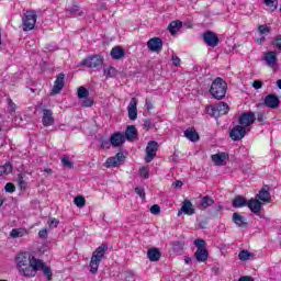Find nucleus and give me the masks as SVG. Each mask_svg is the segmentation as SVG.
<instances>
[{
    "mask_svg": "<svg viewBox=\"0 0 281 281\" xmlns=\"http://www.w3.org/2000/svg\"><path fill=\"white\" fill-rule=\"evenodd\" d=\"M40 259L30 252H20L15 256V267L24 278H36Z\"/></svg>",
    "mask_w": 281,
    "mask_h": 281,
    "instance_id": "1",
    "label": "nucleus"
},
{
    "mask_svg": "<svg viewBox=\"0 0 281 281\" xmlns=\"http://www.w3.org/2000/svg\"><path fill=\"white\" fill-rule=\"evenodd\" d=\"M109 250V246L106 244H102L99 246L91 256L89 268L90 273L95 276L98 273V269H100V262L104 259V256L106 255V251Z\"/></svg>",
    "mask_w": 281,
    "mask_h": 281,
    "instance_id": "2",
    "label": "nucleus"
},
{
    "mask_svg": "<svg viewBox=\"0 0 281 281\" xmlns=\"http://www.w3.org/2000/svg\"><path fill=\"white\" fill-rule=\"evenodd\" d=\"M210 93L215 100H223L227 93V83L223 79L216 78L211 85Z\"/></svg>",
    "mask_w": 281,
    "mask_h": 281,
    "instance_id": "3",
    "label": "nucleus"
},
{
    "mask_svg": "<svg viewBox=\"0 0 281 281\" xmlns=\"http://www.w3.org/2000/svg\"><path fill=\"white\" fill-rule=\"evenodd\" d=\"M206 113L211 117H221V115H227L229 113V105L225 102H218L206 106Z\"/></svg>",
    "mask_w": 281,
    "mask_h": 281,
    "instance_id": "4",
    "label": "nucleus"
},
{
    "mask_svg": "<svg viewBox=\"0 0 281 281\" xmlns=\"http://www.w3.org/2000/svg\"><path fill=\"white\" fill-rule=\"evenodd\" d=\"M104 63V57L101 55H92L86 57L78 64V67H87L88 69H95V67L102 66Z\"/></svg>",
    "mask_w": 281,
    "mask_h": 281,
    "instance_id": "5",
    "label": "nucleus"
},
{
    "mask_svg": "<svg viewBox=\"0 0 281 281\" xmlns=\"http://www.w3.org/2000/svg\"><path fill=\"white\" fill-rule=\"evenodd\" d=\"M38 15L36 14V11L31 10L26 11L23 18V25H24V32H30L33 27L36 25V19Z\"/></svg>",
    "mask_w": 281,
    "mask_h": 281,
    "instance_id": "6",
    "label": "nucleus"
},
{
    "mask_svg": "<svg viewBox=\"0 0 281 281\" xmlns=\"http://www.w3.org/2000/svg\"><path fill=\"white\" fill-rule=\"evenodd\" d=\"M256 122V114L254 112H245L239 116V125L246 131H251L250 126Z\"/></svg>",
    "mask_w": 281,
    "mask_h": 281,
    "instance_id": "7",
    "label": "nucleus"
},
{
    "mask_svg": "<svg viewBox=\"0 0 281 281\" xmlns=\"http://www.w3.org/2000/svg\"><path fill=\"white\" fill-rule=\"evenodd\" d=\"M157 150H159V144L157 142L150 140L147 143L145 156L146 164H150V161L157 157Z\"/></svg>",
    "mask_w": 281,
    "mask_h": 281,
    "instance_id": "8",
    "label": "nucleus"
},
{
    "mask_svg": "<svg viewBox=\"0 0 281 281\" xmlns=\"http://www.w3.org/2000/svg\"><path fill=\"white\" fill-rule=\"evenodd\" d=\"M249 131H247L243 125L234 126L229 132V137L233 142H240L245 135H247Z\"/></svg>",
    "mask_w": 281,
    "mask_h": 281,
    "instance_id": "9",
    "label": "nucleus"
},
{
    "mask_svg": "<svg viewBox=\"0 0 281 281\" xmlns=\"http://www.w3.org/2000/svg\"><path fill=\"white\" fill-rule=\"evenodd\" d=\"M121 164H124V154L117 153L114 157L106 159L105 168H117Z\"/></svg>",
    "mask_w": 281,
    "mask_h": 281,
    "instance_id": "10",
    "label": "nucleus"
},
{
    "mask_svg": "<svg viewBox=\"0 0 281 281\" xmlns=\"http://www.w3.org/2000/svg\"><path fill=\"white\" fill-rule=\"evenodd\" d=\"M203 41L209 47H216L218 45V36L211 31L203 34Z\"/></svg>",
    "mask_w": 281,
    "mask_h": 281,
    "instance_id": "11",
    "label": "nucleus"
},
{
    "mask_svg": "<svg viewBox=\"0 0 281 281\" xmlns=\"http://www.w3.org/2000/svg\"><path fill=\"white\" fill-rule=\"evenodd\" d=\"M149 52H161L164 49V41L160 37H153L147 42Z\"/></svg>",
    "mask_w": 281,
    "mask_h": 281,
    "instance_id": "12",
    "label": "nucleus"
},
{
    "mask_svg": "<svg viewBox=\"0 0 281 281\" xmlns=\"http://www.w3.org/2000/svg\"><path fill=\"white\" fill-rule=\"evenodd\" d=\"M42 124L43 126H54V112L52 110L44 109L42 111Z\"/></svg>",
    "mask_w": 281,
    "mask_h": 281,
    "instance_id": "13",
    "label": "nucleus"
},
{
    "mask_svg": "<svg viewBox=\"0 0 281 281\" xmlns=\"http://www.w3.org/2000/svg\"><path fill=\"white\" fill-rule=\"evenodd\" d=\"M128 117L132 121L137 120V98H132L127 105Z\"/></svg>",
    "mask_w": 281,
    "mask_h": 281,
    "instance_id": "14",
    "label": "nucleus"
},
{
    "mask_svg": "<svg viewBox=\"0 0 281 281\" xmlns=\"http://www.w3.org/2000/svg\"><path fill=\"white\" fill-rule=\"evenodd\" d=\"M265 60L268 67H271L273 71L278 69V56L276 55V52H268L265 56Z\"/></svg>",
    "mask_w": 281,
    "mask_h": 281,
    "instance_id": "15",
    "label": "nucleus"
},
{
    "mask_svg": "<svg viewBox=\"0 0 281 281\" xmlns=\"http://www.w3.org/2000/svg\"><path fill=\"white\" fill-rule=\"evenodd\" d=\"M211 159L215 166H225L229 156L226 153H217L211 156Z\"/></svg>",
    "mask_w": 281,
    "mask_h": 281,
    "instance_id": "16",
    "label": "nucleus"
},
{
    "mask_svg": "<svg viewBox=\"0 0 281 281\" xmlns=\"http://www.w3.org/2000/svg\"><path fill=\"white\" fill-rule=\"evenodd\" d=\"M124 142H126V136H124L122 133H114L110 137V144L114 146V148L122 146Z\"/></svg>",
    "mask_w": 281,
    "mask_h": 281,
    "instance_id": "17",
    "label": "nucleus"
},
{
    "mask_svg": "<svg viewBox=\"0 0 281 281\" xmlns=\"http://www.w3.org/2000/svg\"><path fill=\"white\" fill-rule=\"evenodd\" d=\"M65 87V74H59L55 80L54 87L52 89V93L57 94L63 91Z\"/></svg>",
    "mask_w": 281,
    "mask_h": 281,
    "instance_id": "18",
    "label": "nucleus"
},
{
    "mask_svg": "<svg viewBox=\"0 0 281 281\" xmlns=\"http://www.w3.org/2000/svg\"><path fill=\"white\" fill-rule=\"evenodd\" d=\"M246 205L254 214H258L262 210V202H260L257 198L247 201Z\"/></svg>",
    "mask_w": 281,
    "mask_h": 281,
    "instance_id": "19",
    "label": "nucleus"
},
{
    "mask_svg": "<svg viewBox=\"0 0 281 281\" xmlns=\"http://www.w3.org/2000/svg\"><path fill=\"white\" fill-rule=\"evenodd\" d=\"M37 271H43V274L47 280H52L54 273L52 272V268L45 263L42 259H40V262L37 263Z\"/></svg>",
    "mask_w": 281,
    "mask_h": 281,
    "instance_id": "20",
    "label": "nucleus"
},
{
    "mask_svg": "<svg viewBox=\"0 0 281 281\" xmlns=\"http://www.w3.org/2000/svg\"><path fill=\"white\" fill-rule=\"evenodd\" d=\"M265 104L269 109H278L280 106V99L276 94H268L265 99Z\"/></svg>",
    "mask_w": 281,
    "mask_h": 281,
    "instance_id": "21",
    "label": "nucleus"
},
{
    "mask_svg": "<svg viewBox=\"0 0 281 281\" xmlns=\"http://www.w3.org/2000/svg\"><path fill=\"white\" fill-rule=\"evenodd\" d=\"M256 199L261 201L262 203H271V193L269 192V188H262L256 195Z\"/></svg>",
    "mask_w": 281,
    "mask_h": 281,
    "instance_id": "22",
    "label": "nucleus"
},
{
    "mask_svg": "<svg viewBox=\"0 0 281 281\" xmlns=\"http://www.w3.org/2000/svg\"><path fill=\"white\" fill-rule=\"evenodd\" d=\"M110 56L114 60H122V58L126 56V50H124V48H122L121 46H115L111 49Z\"/></svg>",
    "mask_w": 281,
    "mask_h": 281,
    "instance_id": "23",
    "label": "nucleus"
},
{
    "mask_svg": "<svg viewBox=\"0 0 281 281\" xmlns=\"http://www.w3.org/2000/svg\"><path fill=\"white\" fill-rule=\"evenodd\" d=\"M181 212H183V214H187L188 216H192V214H194V206L192 205V202L186 201L182 204L181 210L178 213V216H181Z\"/></svg>",
    "mask_w": 281,
    "mask_h": 281,
    "instance_id": "24",
    "label": "nucleus"
},
{
    "mask_svg": "<svg viewBox=\"0 0 281 281\" xmlns=\"http://www.w3.org/2000/svg\"><path fill=\"white\" fill-rule=\"evenodd\" d=\"M209 257H210V254L205 248H199L195 251V259L198 260V262H205Z\"/></svg>",
    "mask_w": 281,
    "mask_h": 281,
    "instance_id": "25",
    "label": "nucleus"
},
{
    "mask_svg": "<svg viewBox=\"0 0 281 281\" xmlns=\"http://www.w3.org/2000/svg\"><path fill=\"white\" fill-rule=\"evenodd\" d=\"M214 205V199L210 198V195H205L201 199L199 209L207 210V207H212Z\"/></svg>",
    "mask_w": 281,
    "mask_h": 281,
    "instance_id": "26",
    "label": "nucleus"
},
{
    "mask_svg": "<svg viewBox=\"0 0 281 281\" xmlns=\"http://www.w3.org/2000/svg\"><path fill=\"white\" fill-rule=\"evenodd\" d=\"M135 137H137V128H135L134 125L127 126V128L125 131L126 140L127 142H133V139H135Z\"/></svg>",
    "mask_w": 281,
    "mask_h": 281,
    "instance_id": "27",
    "label": "nucleus"
},
{
    "mask_svg": "<svg viewBox=\"0 0 281 281\" xmlns=\"http://www.w3.org/2000/svg\"><path fill=\"white\" fill-rule=\"evenodd\" d=\"M147 258L150 260V262H157L159 258H161V252L157 248H151L147 251Z\"/></svg>",
    "mask_w": 281,
    "mask_h": 281,
    "instance_id": "28",
    "label": "nucleus"
},
{
    "mask_svg": "<svg viewBox=\"0 0 281 281\" xmlns=\"http://www.w3.org/2000/svg\"><path fill=\"white\" fill-rule=\"evenodd\" d=\"M181 27H183V23L181 21H172L169 26V33L173 36V34H177V32H179V30H181Z\"/></svg>",
    "mask_w": 281,
    "mask_h": 281,
    "instance_id": "29",
    "label": "nucleus"
},
{
    "mask_svg": "<svg viewBox=\"0 0 281 281\" xmlns=\"http://www.w3.org/2000/svg\"><path fill=\"white\" fill-rule=\"evenodd\" d=\"M11 238H23L27 236V229L25 228H13L10 233Z\"/></svg>",
    "mask_w": 281,
    "mask_h": 281,
    "instance_id": "30",
    "label": "nucleus"
},
{
    "mask_svg": "<svg viewBox=\"0 0 281 281\" xmlns=\"http://www.w3.org/2000/svg\"><path fill=\"white\" fill-rule=\"evenodd\" d=\"M184 137H187V139H190V142H199V134L195 130L192 128H188L187 131H184Z\"/></svg>",
    "mask_w": 281,
    "mask_h": 281,
    "instance_id": "31",
    "label": "nucleus"
},
{
    "mask_svg": "<svg viewBox=\"0 0 281 281\" xmlns=\"http://www.w3.org/2000/svg\"><path fill=\"white\" fill-rule=\"evenodd\" d=\"M233 221L238 225V227H247V222L243 217V215L238 213L233 214Z\"/></svg>",
    "mask_w": 281,
    "mask_h": 281,
    "instance_id": "32",
    "label": "nucleus"
},
{
    "mask_svg": "<svg viewBox=\"0 0 281 281\" xmlns=\"http://www.w3.org/2000/svg\"><path fill=\"white\" fill-rule=\"evenodd\" d=\"M247 205V200L244 196L237 195L233 200V207H245Z\"/></svg>",
    "mask_w": 281,
    "mask_h": 281,
    "instance_id": "33",
    "label": "nucleus"
},
{
    "mask_svg": "<svg viewBox=\"0 0 281 281\" xmlns=\"http://www.w3.org/2000/svg\"><path fill=\"white\" fill-rule=\"evenodd\" d=\"M103 74L105 78H115V76H117V69H115V67L113 66H110L108 68H104Z\"/></svg>",
    "mask_w": 281,
    "mask_h": 281,
    "instance_id": "34",
    "label": "nucleus"
},
{
    "mask_svg": "<svg viewBox=\"0 0 281 281\" xmlns=\"http://www.w3.org/2000/svg\"><path fill=\"white\" fill-rule=\"evenodd\" d=\"M12 172V165L10 162H7L4 165H0V177H3L5 175H10Z\"/></svg>",
    "mask_w": 281,
    "mask_h": 281,
    "instance_id": "35",
    "label": "nucleus"
},
{
    "mask_svg": "<svg viewBox=\"0 0 281 281\" xmlns=\"http://www.w3.org/2000/svg\"><path fill=\"white\" fill-rule=\"evenodd\" d=\"M252 256L254 254L249 252V250H241L238 255V258L241 261H247V260H251Z\"/></svg>",
    "mask_w": 281,
    "mask_h": 281,
    "instance_id": "36",
    "label": "nucleus"
},
{
    "mask_svg": "<svg viewBox=\"0 0 281 281\" xmlns=\"http://www.w3.org/2000/svg\"><path fill=\"white\" fill-rule=\"evenodd\" d=\"M77 95H78L79 100H83L85 98H89V90H87V88L81 86V87L78 88Z\"/></svg>",
    "mask_w": 281,
    "mask_h": 281,
    "instance_id": "37",
    "label": "nucleus"
},
{
    "mask_svg": "<svg viewBox=\"0 0 281 281\" xmlns=\"http://www.w3.org/2000/svg\"><path fill=\"white\" fill-rule=\"evenodd\" d=\"M74 203L75 205H77V207H85L87 200L85 199V196L78 195L75 198Z\"/></svg>",
    "mask_w": 281,
    "mask_h": 281,
    "instance_id": "38",
    "label": "nucleus"
},
{
    "mask_svg": "<svg viewBox=\"0 0 281 281\" xmlns=\"http://www.w3.org/2000/svg\"><path fill=\"white\" fill-rule=\"evenodd\" d=\"M265 4L272 12H273V10H278V0H265Z\"/></svg>",
    "mask_w": 281,
    "mask_h": 281,
    "instance_id": "39",
    "label": "nucleus"
},
{
    "mask_svg": "<svg viewBox=\"0 0 281 281\" xmlns=\"http://www.w3.org/2000/svg\"><path fill=\"white\" fill-rule=\"evenodd\" d=\"M61 164L64 168H69V169L74 168V162H71V160L69 159V156H63Z\"/></svg>",
    "mask_w": 281,
    "mask_h": 281,
    "instance_id": "40",
    "label": "nucleus"
},
{
    "mask_svg": "<svg viewBox=\"0 0 281 281\" xmlns=\"http://www.w3.org/2000/svg\"><path fill=\"white\" fill-rule=\"evenodd\" d=\"M7 104H8L9 113H11V114L16 113V103H14V101H12V99H8Z\"/></svg>",
    "mask_w": 281,
    "mask_h": 281,
    "instance_id": "41",
    "label": "nucleus"
},
{
    "mask_svg": "<svg viewBox=\"0 0 281 281\" xmlns=\"http://www.w3.org/2000/svg\"><path fill=\"white\" fill-rule=\"evenodd\" d=\"M139 175L143 179H148L149 175H150V169L148 167H142L139 169Z\"/></svg>",
    "mask_w": 281,
    "mask_h": 281,
    "instance_id": "42",
    "label": "nucleus"
},
{
    "mask_svg": "<svg viewBox=\"0 0 281 281\" xmlns=\"http://www.w3.org/2000/svg\"><path fill=\"white\" fill-rule=\"evenodd\" d=\"M59 223L60 222L57 218H55V217H50L48 220V226L50 227V229H55L56 227H58Z\"/></svg>",
    "mask_w": 281,
    "mask_h": 281,
    "instance_id": "43",
    "label": "nucleus"
},
{
    "mask_svg": "<svg viewBox=\"0 0 281 281\" xmlns=\"http://www.w3.org/2000/svg\"><path fill=\"white\" fill-rule=\"evenodd\" d=\"M135 192L138 194V196H140V199H146V192L144 191V188L136 187Z\"/></svg>",
    "mask_w": 281,
    "mask_h": 281,
    "instance_id": "44",
    "label": "nucleus"
},
{
    "mask_svg": "<svg viewBox=\"0 0 281 281\" xmlns=\"http://www.w3.org/2000/svg\"><path fill=\"white\" fill-rule=\"evenodd\" d=\"M194 245L198 249H205V241L203 239H195Z\"/></svg>",
    "mask_w": 281,
    "mask_h": 281,
    "instance_id": "45",
    "label": "nucleus"
},
{
    "mask_svg": "<svg viewBox=\"0 0 281 281\" xmlns=\"http://www.w3.org/2000/svg\"><path fill=\"white\" fill-rule=\"evenodd\" d=\"M171 61L175 67H179V65H181V58L177 55L171 56Z\"/></svg>",
    "mask_w": 281,
    "mask_h": 281,
    "instance_id": "46",
    "label": "nucleus"
},
{
    "mask_svg": "<svg viewBox=\"0 0 281 281\" xmlns=\"http://www.w3.org/2000/svg\"><path fill=\"white\" fill-rule=\"evenodd\" d=\"M258 30L260 34H269L271 32V29L267 25H260Z\"/></svg>",
    "mask_w": 281,
    "mask_h": 281,
    "instance_id": "47",
    "label": "nucleus"
},
{
    "mask_svg": "<svg viewBox=\"0 0 281 281\" xmlns=\"http://www.w3.org/2000/svg\"><path fill=\"white\" fill-rule=\"evenodd\" d=\"M4 190H5V192L12 193V192H14V190H16V187H14V184L12 182H9L5 184Z\"/></svg>",
    "mask_w": 281,
    "mask_h": 281,
    "instance_id": "48",
    "label": "nucleus"
},
{
    "mask_svg": "<svg viewBox=\"0 0 281 281\" xmlns=\"http://www.w3.org/2000/svg\"><path fill=\"white\" fill-rule=\"evenodd\" d=\"M81 106H86V108L93 106V100L89 98H83Z\"/></svg>",
    "mask_w": 281,
    "mask_h": 281,
    "instance_id": "49",
    "label": "nucleus"
},
{
    "mask_svg": "<svg viewBox=\"0 0 281 281\" xmlns=\"http://www.w3.org/2000/svg\"><path fill=\"white\" fill-rule=\"evenodd\" d=\"M150 212L151 214H159L161 212V207L157 204H154L151 207H150Z\"/></svg>",
    "mask_w": 281,
    "mask_h": 281,
    "instance_id": "50",
    "label": "nucleus"
},
{
    "mask_svg": "<svg viewBox=\"0 0 281 281\" xmlns=\"http://www.w3.org/2000/svg\"><path fill=\"white\" fill-rule=\"evenodd\" d=\"M18 183H19L21 190H25L26 184H25V180H23L22 176H20L18 178Z\"/></svg>",
    "mask_w": 281,
    "mask_h": 281,
    "instance_id": "51",
    "label": "nucleus"
},
{
    "mask_svg": "<svg viewBox=\"0 0 281 281\" xmlns=\"http://www.w3.org/2000/svg\"><path fill=\"white\" fill-rule=\"evenodd\" d=\"M273 45H274V47H277L278 49L281 50V36H278V37L273 41Z\"/></svg>",
    "mask_w": 281,
    "mask_h": 281,
    "instance_id": "52",
    "label": "nucleus"
},
{
    "mask_svg": "<svg viewBox=\"0 0 281 281\" xmlns=\"http://www.w3.org/2000/svg\"><path fill=\"white\" fill-rule=\"evenodd\" d=\"M252 87H254V89H262V81H260V80H255V81L252 82Z\"/></svg>",
    "mask_w": 281,
    "mask_h": 281,
    "instance_id": "53",
    "label": "nucleus"
},
{
    "mask_svg": "<svg viewBox=\"0 0 281 281\" xmlns=\"http://www.w3.org/2000/svg\"><path fill=\"white\" fill-rule=\"evenodd\" d=\"M101 148H105V149L111 148V140H102Z\"/></svg>",
    "mask_w": 281,
    "mask_h": 281,
    "instance_id": "54",
    "label": "nucleus"
},
{
    "mask_svg": "<svg viewBox=\"0 0 281 281\" xmlns=\"http://www.w3.org/2000/svg\"><path fill=\"white\" fill-rule=\"evenodd\" d=\"M40 238H47V228H43L38 232Z\"/></svg>",
    "mask_w": 281,
    "mask_h": 281,
    "instance_id": "55",
    "label": "nucleus"
},
{
    "mask_svg": "<svg viewBox=\"0 0 281 281\" xmlns=\"http://www.w3.org/2000/svg\"><path fill=\"white\" fill-rule=\"evenodd\" d=\"M173 188H182V186H183V182H181V181H176V182H173Z\"/></svg>",
    "mask_w": 281,
    "mask_h": 281,
    "instance_id": "56",
    "label": "nucleus"
},
{
    "mask_svg": "<svg viewBox=\"0 0 281 281\" xmlns=\"http://www.w3.org/2000/svg\"><path fill=\"white\" fill-rule=\"evenodd\" d=\"M238 281H254V279L251 277H241Z\"/></svg>",
    "mask_w": 281,
    "mask_h": 281,
    "instance_id": "57",
    "label": "nucleus"
},
{
    "mask_svg": "<svg viewBox=\"0 0 281 281\" xmlns=\"http://www.w3.org/2000/svg\"><path fill=\"white\" fill-rule=\"evenodd\" d=\"M125 281H135V276H133L132 273H130V274L126 277Z\"/></svg>",
    "mask_w": 281,
    "mask_h": 281,
    "instance_id": "58",
    "label": "nucleus"
},
{
    "mask_svg": "<svg viewBox=\"0 0 281 281\" xmlns=\"http://www.w3.org/2000/svg\"><path fill=\"white\" fill-rule=\"evenodd\" d=\"M191 261H192V259H191L190 257H187V258L184 259L186 265H190Z\"/></svg>",
    "mask_w": 281,
    "mask_h": 281,
    "instance_id": "59",
    "label": "nucleus"
},
{
    "mask_svg": "<svg viewBox=\"0 0 281 281\" xmlns=\"http://www.w3.org/2000/svg\"><path fill=\"white\" fill-rule=\"evenodd\" d=\"M257 43H265V37H260L257 40Z\"/></svg>",
    "mask_w": 281,
    "mask_h": 281,
    "instance_id": "60",
    "label": "nucleus"
},
{
    "mask_svg": "<svg viewBox=\"0 0 281 281\" xmlns=\"http://www.w3.org/2000/svg\"><path fill=\"white\" fill-rule=\"evenodd\" d=\"M277 87H278L279 89H281V79H279V80L277 81Z\"/></svg>",
    "mask_w": 281,
    "mask_h": 281,
    "instance_id": "61",
    "label": "nucleus"
},
{
    "mask_svg": "<svg viewBox=\"0 0 281 281\" xmlns=\"http://www.w3.org/2000/svg\"><path fill=\"white\" fill-rule=\"evenodd\" d=\"M146 106L148 110H150V101L146 100Z\"/></svg>",
    "mask_w": 281,
    "mask_h": 281,
    "instance_id": "62",
    "label": "nucleus"
},
{
    "mask_svg": "<svg viewBox=\"0 0 281 281\" xmlns=\"http://www.w3.org/2000/svg\"><path fill=\"white\" fill-rule=\"evenodd\" d=\"M45 172H47L48 175H52V169H45Z\"/></svg>",
    "mask_w": 281,
    "mask_h": 281,
    "instance_id": "63",
    "label": "nucleus"
},
{
    "mask_svg": "<svg viewBox=\"0 0 281 281\" xmlns=\"http://www.w3.org/2000/svg\"><path fill=\"white\" fill-rule=\"evenodd\" d=\"M71 12H78V7H74V9L71 10Z\"/></svg>",
    "mask_w": 281,
    "mask_h": 281,
    "instance_id": "64",
    "label": "nucleus"
}]
</instances>
